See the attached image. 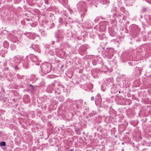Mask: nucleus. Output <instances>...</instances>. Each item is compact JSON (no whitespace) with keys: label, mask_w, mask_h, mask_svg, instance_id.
Masks as SVG:
<instances>
[{"label":"nucleus","mask_w":151,"mask_h":151,"mask_svg":"<svg viewBox=\"0 0 151 151\" xmlns=\"http://www.w3.org/2000/svg\"><path fill=\"white\" fill-rule=\"evenodd\" d=\"M63 96H60V97H59V100L60 101H63Z\"/></svg>","instance_id":"16"},{"label":"nucleus","mask_w":151,"mask_h":151,"mask_svg":"<svg viewBox=\"0 0 151 151\" xmlns=\"http://www.w3.org/2000/svg\"><path fill=\"white\" fill-rule=\"evenodd\" d=\"M122 145H124V142H122Z\"/></svg>","instance_id":"26"},{"label":"nucleus","mask_w":151,"mask_h":151,"mask_svg":"<svg viewBox=\"0 0 151 151\" xmlns=\"http://www.w3.org/2000/svg\"><path fill=\"white\" fill-rule=\"evenodd\" d=\"M30 58L32 61L35 63V64L36 65H39V60L37 56L34 55H31L30 56Z\"/></svg>","instance_id":"4"},{"label":"nucleus","mask_w":151,"mask_h":151,"mask_svg":"<svg viewBox=\"0 0 151 151\" xmlns=\"http://www.w3.org/2000/svg\"><path fill=\"white\" fill-rule=\"evenodd\" d=\"M75 131L77 134H81V132L78 128L76 129Z\"/></svg>","instance_id":"12"},{"label":"nucleus","mask_w":151,"mask_h":151,"mask_svg":"<svg viewBox=\"0 0 151 151\" xmlns=\"http://www.w3.org/2000/svg\"><path fill=\"white\" fill-rule=\"evenodd\" d=\"M60 85V86H62L61 85Z\"/></svg>","instance_id":"30"},{"label":"nucleus","mask_w":151,"mask_h":151,"mask_svg":"<svg viewBox=\"0 0 151 151\" xmlns=\"http://www.w3.org/2000/svg\"><path fill=\"white\" fill-rule=\"evenodd\" d=\"M88 3L93 5H95L97 1L96 0H88Z\"/></svg>","instance_id":"6"},{"label":"nucleus","mask_w":151,"mask_h":151,"mask_svg":"<svg viewBox=\"0 0 151 151\" xmlns=\"http://www.w3.org/2000/svg\"><path fill=\"white\" fill-rule=\"evenodd\" d=\"M45 3L46 4H48L49 2L48 0H45Z\"/></svg>","instance_id":"18"},{"label":"nucleus","mask_w":151,"mask_h":151,"mask_svg":"<svg viewBox=\"0 0 151 151\" xmlns=\"http://www.w3.org/2000/svg\"><path fill=\"white\" fill-rule=\"evenodd\" d=\"M119 93H121V91H119Z\"/></svg>","instance_id":"29"},{"label":"nucleus","mask_w":151,"mask_h":151,"mask_svg":"<svg viewBox=\"0 0 151 151\" xmlns=\"http://www.w3.org/2000/svg\"><path fill=\"white\" fill-rule=\"evenodd\" d=\"M55 86V85L54 84H52L49 85L47 86V89L50 90V91L53 90L54 88V87Z\"/></svg>","instance_id":"7"},{"label":"nucleus","mask_w":151,"mask_h":151,"mask_svg":"<svg viewBox=\"0 0 151 151\" xmlns=\"http://www.w3.org/2000/svg\"><path fill=\"white\" fill-rule=\"evenodd\" d=\"M5 51L4 50H1L0 52V54L3 57H4Z\"/></svg>","instance_id":"11"},{"label":"nucleus","mask_w":151,"mask_h":151,"mask_svg":"<svg viewBox=\"0 0 151 151\" xmlns=\"http://www.w3.org/2000/svg\"><path fill=\"white\" fill-rule=\"evenodd\" d=\"M144 9L145 11H146L147 10V9H146L145 8H144Z\"/></svg>","instance_id":"25"},{"label":"nucleus","mask_w":151,"mask_h":151,"mask_svg":"<svg viewBox=\"0 0 151 151\" xmlns=\"http://www.w3.org/2000/svg\"><path fill=\"white\" fill-rule=\"evenodd\" d=\"M101 3L104 4H106L109 3L108 0H99Z\"/></svg>","instance_id":"8"},{"label":"nucleus","mask_w":151,"mask_h":151,"mask_svg":"<svg viewBox=\"0 0 151 151\" xmlns=\"http://www.w3.org/2000/svg\"><path fill=\"white\" fill-rule=\"evenodd\" d=\"M14 62L17 63H20L21 62V58L19 56H16L14 57Z\"/></svg>","instance_id":"5"},{"label":"nucleus","mask_w":151,"mask_h":151,"mask_svg":"<svg viewBox=\"0 0 151 151\" xmlns=\"http://www.w3.org/2000/svg\"><path fill=\"white\" fill-rule=\"evenodd\" d=\"M68 151H73V149H70Z\"/></svg>","instance_id":"21"},{"label":"nucleus","mask_w":151,"mask_h":151,"mask_svg":"<svg viewBox=\"0 0 151 151\" xmlns=\"http://www.w3.org/2000/svg\"><path fill=\"white\" fill-rule=\"evenodd\" d=\"M52 66L50 63H43L41 66L42 72L46 74L50 72Z\"/></svg>","instance_id":"2"},{"label":"nucleus","mask_w":151,"mask_h":151,"mask_svg":"<svg viewBox=\"0 0 151 151\" xmlns=\"http://www.w3.org/2000/svg\"><path fill=\"white\" fill-rule=\"evenodd\" d=\"M108 22L106 21H104L101 22L99 24V29L102 31H104L106 30V26Z\"/></svg>","instance_id":"3"},{"label":"nucleus","mask_w":151,"mask_h":151,"mask_svg":"<svg viewBox=\"0 0 151 151\" xmlns=\"http://www.w3.org/2000/svg\"><path fill=\"white\" fill-rule=\"evenodd\" d=\"M112 84V82H111V81H110V83L109 84H110L111 85Z\"/></svg>","instance_id":"20"},{"label":"nucleus","mask_w":151,"mask_h":151,"mask_svg":"<svg viewBox=\"0 0 151 151\" xmlns=\"http://www.w3.org/2000/svg\"><path fill=\"white\" fill-rule=\"evenodd\" d=\"M63 66V65H62L61 66V68H62Z\"/></svg>","instance_id":"27"},{"label":"nucleus","mask_w":151,"mask_h":151,"mask_svg":"<svg viewBox=\"0 0 151 151\" xmlns=\"http://www.w3.org/2000/svg\"><path fill=\"white\" fill-rule=\"evenodd\" d=\"M6 145V143L4 142H0V145L1 146H5Z\"/></svg>","instance_id":"15"},{"label":"nucleus","mask_w":151,"mask_h":151,"mask_svg":"<svg viewBox=\"0 0 151 151\" xmlns=\"http://www.w3.org/2000/svg\"><path fill=\"white\" fill-rule=\"evenodd\" d=\"M3 45L4 47L5 48H8L9 46V44L8 43V42L6 41L4 42Z\"/></svg>","instance_id":"9"},{"label":"nucleus","mask_w":151,"mask_h":151,"mask_svg":"<svg viewBox=\"0 0 151 151\" xmlns=\"http://www.w3.org/2000/svg\"><path fill=\"white\" fill-rule=\"evenodd\" d=\"M23 76H20L19 74H17V78L20 79L22 78Z\"/></svg>","instance_id":"14"},{"label":"nucleus","mask_w":151,"mask_h":151,"mask_svg":"<svg viewBox=\"0 0 151 151\" xmlns=\"http://www.w3.org/2000/svg\"><path fill=\"white\" fill-rule=\"evenodd\" d=\"M94 99V97L93 96H92L91 98V100L92 101H93Z\"/></svg>","instance_id":"19"},{"label":"nucleus","mask_w":151,"mask_h":151,"mask_svg":"<svg viewBox=\"0 0 151 151\" xmlns=\"http://www.w3.org/2000/svg\"><path fill=\"white\" fill-rule=\"evenodd\" d=\"M77 7L80 11L81 16L83 18L86 14V12L87 11V6L86 3L83 1L79 2L77 5Z\"/></svg>","instance_id":"1"},{"label":"nucleus","mask_w":151,"mask_h":151,"mask_svg":"<svg viewBox=\"0 0 151 151\" xmlns=\"http://www.w3.org/2000/svg\"><path fill=\"white\" fill-rule=\"evenodd\" d=\"M29 86L30 87H33V86H32V85L31 84H29Z\"/></svg>","instance_id":"22"},{"label":"nucleus","mask_w":151,"mask_h":151,"mask_svg":"<svg viewBox=\"0 0 151 151\" xmlns=\"http://www.w3.org/2000/svg\"><path fill=\"white\" fill-rule=\"evenodd\" d=\"M29 38L31 39H33L35 37V35H32V34L31 33L30 34L29 36Z\"/></svg>","instance_id":"13"},{"label":"nucleus","mask_w":151,"mask_h":151,"mask_svg":"<svg viewBox=\"0 0 151 151\" xmlns=\"http://www.w3.org/2000/svg\"><path fill=\"white\" fill-rule=\"evenodd\" d=\"M81 101V100H79V102L80 103H81L82 101Z\"/></svg>","instance_id":"24"},{"label":"nucleus","mask_w":151,"mask_h":151,"mask_svg":"<svg viewBox=\"0 0 151 151\" xmlns=\"http://www.w3.org/2000/svg\"><path fill=\"white\" fill-rule=\"evenodd\" d=\"M56 84H57V85H59V84H58V83H56Z\"/></svg>","instance_id":"28"},{"label":"nucleus","mask_w":151,"mask_h":151,"mask_svg":"<svg viewBox=\"0 0 151 151\" xmlns=\"http://www.w3.org/2000/svg\"><path fill=\"white\" fill-rule=\"evenodd\" d=\"M106 72V71H104V73H105Z\"/></svg>","instance_id":"31"},{"label":"nucleus","mask_w":151,"mask_h":151,"mask_svg":"<svg viewBox=\"0 0 151 151\" xmlns=\"http://www.w3.org/2000/svg\"><path fill=\"white\" fill-rule=\"evenodd\" d=\"M14 69L16 71H17V70H19V68L18 67H17V66H15V67Z\"/></svg>","instance_id":"17"},{"label":"nucleus","mask_w":151,"mask_h":151,"mask_svg":"<svg viewBox=\"0 0 151 151\" xmlns=\"http://www.w3.org/2000/svg\"><path fill=\"white\" fill-rule=\"evenodd\" d=\"M25 96L27 97V98H28V97H29V96L28 95H26V96Z\"/></svg>","instance_id":"23"},{"label":"nucleus","mask_w":151,"mask_h":151,"mask_svg":"<svg viewBox=\"0 0 151 151\" xmlns=\"http://www.w3.org/2000/svg\"><path fill=\"white\" fill-rule=\"evenodd\" d=\"M32 48L35 50H38L39 49L38 46L37 45H33L32 46Z\"/></svg>","instance_id":"10"}]
</instances>
